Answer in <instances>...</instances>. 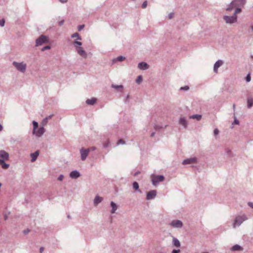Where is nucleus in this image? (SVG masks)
I'll list each match as a JSON object with an SVG mask.
<instances>
[{
	"label": "nucleus",
	"mask_w": 253,
	"mask_h": 253,
	"mask_svg": "<svg viewBox=\"0 0 253 253\" xmlns=\"http://www.w3.org/2000/svg\"><path fill=\"white\" fill-rule=\"evenodd\" d=\"M48 42L47 37L45 36L42 35L40 36L36 41V46H38L42 45L44 43Z\"/></svg>",
	"instance_id": "nucleus-4"
},
{
	"label": "nucleus",
	"mask_w": 253,
	"mask_h": 253,
	"mask_svg": "<svg viewBox=\"0 0 253 253\" xmlns=\"http://www.w3.org/2000/svg\"><path fill=\"white\" fill-rule=\"evenodd\" d=\"M132 187L134 189L139 193H141V191L139 189V186L138 182L134 181L132 183Z\"/></svg>",
	"instance_id": "nucleus-28"
},
{
	"label": "nucleus",
	"mask_w": 253,
	"mask_h": 253,
	"mask_svg": "<svg viewBox=\"0 0 253 253\" xmlns=\"http://www.w3.org/2000/svg\"><path fill=\"white\" fill-rule=\"evenodd\" d=\"M52 116H53V115H50L48 116V117H46L45 118H44L41 123L42 125L43 126H45L48 123V120L49 119H51Z\"/></svg>",
	"instance_id": "nucleus-23"
},
{
	"label": "nucleus",
	"mask_w": 253,
	"mask_h": 253,
	"mask_svg": "<svg viewBox=\"0 0 253 253\" xmlns=\"http://www.w3.org/2000/svg\"><path fill=\"white\" fill-rule=\"evenodd\" d=\"M120 144H125V141L123 139H120L117 143V145H118Z\"/></svg>",
	"instance_id": "nucleus-42"
},
{
	"label": "nucleus",
	"mask_w": 253,
	"mask_h": 253,
	"mask_svg": "<svg viewBox=\"0 0 253 253\" xmlns=\"http://www.w3.org/2000/svg\"><path fill=\"white\" fill-rule=\"evenodd\" d=\"M154 127L155 130H158L162 129L163 127V126H162L158 125H155Z\"/></svg>",
	"instance_id": "nucleus-39"
},
{
	"label": "nucleus",
	"mask_w": 253,
	"mask_h": 253,
	"mask_svg": "<svg viewBox=\"0 0 253 253\" xmlns=\"http://www.w3.org/2000/svg\"><path fill=\"white\" fill-rule=\"evenodd\" d=\"M72 38H77V40L81 41L82 40L81 36H80L79 34L78 33H75L71 35Z\"/></svg>",
	"instance_id": "nucleus-35"
},
{
	"label": "nucleus",
	"mask_w": 253,
	"mask_h": 253,
	"mask_svg": "<svg viewBox=\"0 0 253 253\" xmlns=\"http://www.w3.org/2000/svg\"><path fill=\"white\" fill-rule=\"evenodd\" d=\"M112 88H115L116 90L119 92H123L124 86L123 85H114L112 84Z\"/></svg>",
	"instance_id": "nucleus-21"
},
{
	"label": "nucleus",
	"mask_w": 253,
	"mask_h": 253,
	"mask_svg": "<svg viewBox=\"0 0 253 253\" xmlns=\"http://www.w3.org/2000/svg\"><path fill=\"white\" fill-rule=\"evenodd\" d=\"M251 30L253 31V25L251 27Z\"/></svg>",
	"instance_id": "nucleus-64"
},
{
	"label": "nucleus",
	"mask_w": 253,
	"mask_h": 253,
	"mask_svg": "<svg viewBox=\"0 0 253 253\" xmlns=\"http://www.w3.org/2000/svg\"><path fill=\"white\" fill-rule=\"evenodd\" d=\"M170 225L174 227L181 228L183 226V223L182 221L179 220H172L170 223Z\"/></svg>",
	"instance_id": "nucleus-10"
},
{
	"label": "nucleus",
	"mask_w": 253,
	"mask_h": 253,
	"mask_svg": "<svg viewBox=\"0 0 253 253\" xmlns=\"http://www.w3.org/2000/svg\"><path fill=\"white\" fill-rule=\"evenodd\" d=\"M197 162V159L195 157L190 158L189 159H185L183 161L182 164L184 165L187 164H190L193 163H196Z\"/></svg>",
	"instance_id": "nucleus-11"
},
{
	"label": "nucleus",
	"mask_w": 253,
	"mask_h": 253,
	"mask_svg": "<svg viewBox=\"0 0 253 253\" xmlns=\"http://www.w3.org/2000/svg\"><path fill=\"white\" fill-rule=\"evenodd\" d=\"M242 247L238 245H235L232 247V250L233 251L242 250Z\"/></svg>",
	"instance_id": "nucleus-33"
},
{
	"label": "nucleus",
	"mask_w": 253,
	"mask_h": 253,
	"mask_svg": "<svg viewBox=\"0 0 253 253\" xmlns=\"http://www.w3.org/2000/svg\"><path fill=\"white\" fill-rule=\"evenodd\" d=\"M236 6H235V5L234 4H232V2H231L230 4L229 5V6H228V7L226 8V10L227 11H231L232 10H233L234 8H236Z\"/></svg>",
	"instance_id": "nucleus-36"
},
{
	"label": "nucleus",
	"mask_w": 253,
	"mask_h": 253,
	"mask_svg": "<svg viewBox=\"0 0 253 253\" xmlns=\"http://www.w3.org/2000/svg\"><path fill=\"white\" fill-rule=\"evenodd\" d=\"M147 6V1L146 0L144 1L143 3L142 4V8L144 9Z\"/></svg>",
	"instance_id": "nucleus-44"
},
{
	"label": "nucleus",
	"mask_w": 253,
	"mask_h": 253,
	"mask_svg": "<svg viewBox=\"0 0 253 253\" xmlns=\"http://www.w3.org/2000/svg\"><path fill=\"white\" fill-rule=\"evenodd\" d=\"M81 154V159L82 161H84L86 160L89 152H90V149H84L82 148L80 150Z\"/></svg>",
	"instance_id": "nucleus-5"
},
{
	"label": "nucleus",
	"mask_w": 253,
	"mask_h": 253,
	"mask_svg": "<svg viewBox=\"0 0 253 253\" xmlns=\"http://www.w3.org/2000/svg\"><path fill=\"white\" fill-rule=\"evenodd\" d=\"M219 130L217 129V128H215L214 129V131H213V133H214V135L215 136L217 135L219 133Z\"/></svg>",
	"instance_id": "nucleus-47"
},
{
	"label": "nucleus",
	"mask_w": 253,
	"mask_h": 253,
	"mask_svg": "<svg viewBox=\"0 0 253 253\" xmlns=\"http://www.w3.org/2000/svg\"><path fill=\"white\" fill-rule=\"evenodd\" d=\"M64 178V176L62 174H61L58 177V180L59 181H62Z\"/></svg>",
	"instance_id": "nucleus-48"
},
{
	"label": "nucleus",
	"mask_w": 253,
	"mask_h": 253,
	"mask_svg": "<svg viewBox=\"0 0 253 253\" xmlns=\"http://www.w3.org/2000/svg\"><path fill=\"white\" fill-rule=\"evenodd\" d=\"M157 253H164V252H163V251H159V252H158Z\"/></svg>",
	"instance_id": "nucleus-63"
},
{
	"label": "nucleus",
	"mask_w": 253,
	"mask_h": 253,
	"mask_svg": "<svg viewBox=\"0 0 253 253\" xmlns=\"http://www.w3.org/2000/svg\"><path fill=\"white\" fill-rule=\"evenodd\" d=\"M77 53L84 58L87 57V53L82 47H77L76 48Z\"/></svg>",
	"instance_id": "nucleus-13"
},
{
	"label": "nucleus",
	"mask_w": 253,
	"mask_h": 253,
	"mask_svg": "<svg viewBox=\"0 0 253 253\" xmlns=\"http://www.w3.org/2000/svg\"><path fill=\"white\" fill-rule=\"evenodd\" d=\"M251 77L250 76V74L249 73L247 75V76L246 77V81L247 82H249L251 81Z\"/></svg>",
	"instance_id": "nucleus-41"
},
{
	"label": "nucleus",
	"mask_w": 253,
	"mask_h": 253,
	"mask_svg": "<svg viewBox=\"0 0 253 253\" xmlns=\"http://www.w3.org/2000/svg\"><path fill=\"white\" fill-rule=\"evenodd\" d=\"M39 155V153L38 151L35 152L31 154V162H33L35 161Z\"/></svg>",
	"instance_id": "nucleus-25"
},
{
	"label": "nucleus",
	"mask_w": 253,
	"mask_h": 253,
	"mask_svg": "<svg viewBox=\"0 0 253 253\" xmlns=\"http://www.w3.org/2000/svg\"><path fill=\"white\" fill-rule=\"evenodd\" d=\"M45 129L44 128V126H42V127H40L37 130H35V133H33V135H35L38 137H41L45 132Z\"/></svg>",
	"instance_id": "nucleus-8"
},
{
	"label": "nucleus",
	"mask_w": 253,
	"mask_h": 253,
	"mask_svg": "<svg viewBox=\"0 0 253 253\" xmlns=\"http://www.w3.org/2000/svg\"><path fill=\"white\" fill-rule=\"evenodd\" d=\"M64 20H61V21H59V22H58V24H59V25L60 26H61L62 25H63V24H64Z\"/></svg>",
	"instance_id": "nucleus-52"
},
{
	"label": "nucleus",
	"mask_w": 253,
	"mask_h": 253,
	"mask_svg": "<svg viewBox=\"0 0 253 253\" xmlns=\"http://www.w3.org/2000/svg\"><path fill=\"white\" fill-rule=\"evenodd\" d=\"M103 200V198L98 195L96 196L94 201L93 204L94 206L96 207L99 203H100Z\"/></svg>",
	"instance_id": "nucleus-19"
},
{
	"label": "nucleus",
	"mask_w": 253,
	"mask_h": 253,
	"mask_svg": "<svg viewBox=\"0 0 253 253\" xmlns=\"http://www.w3.org/2000/svg\"><path fill=\"white\" fill-rule=\"evenodd\" d=\"M77 53L84 58L87 57V53L82 47H77L76 48Z\"/></svg>",
	"instance_id": "nucleus-12"
},
{
	"label": "nucleus",
	"mask_w": 253,
	"mask_h": 253,
	"mask_svg": "<svg viewBox=\"0 0 253 253\" xmlns=\"http://www.w3.org/2000/svg\"><path fill=\"white\" fill-rule=\"evenodd\" d=\"M84 25H79L78 27V31H81L82 30H83L84 29Z\"/></svg>",
	"instance_id": "nucleus-46"
},
{
	"label": "nucleus",
	"mask_w": 253,
	"mask_h": 253,
	"mask_svg": "<svg viewBox=\"0 0 253 253\" xmlns=\"http://www.w3.org/2000/svg\"><path fill=\"white\" fill-rule=\"evenodd\" d=\"M7 218H8V216L7 215L5 214L4 215V219L6 220L7 219Z\"/></svg>",
	"instance_id": "nucleus-60"
},
{
	"label": "nucleus",
	"mask_w": 253,
	"mask_h": 253,
	"mask_svg": "<svg viewBox=\"0 0 253 253\" xmlns=\"http://www.w3.org/2000/svg\"><path fill=\"white\" fill-rule=\"evenodd\" d=\"M50 46L49 45H46V46H45L44 47H42V51H44L45 50H47V49H50Z\"/></svg>",
	"instance_id": "nucleus-45"
},
{
	"label": "nucleus",
	"mask_w": 253,
	"mask_h": 253,
	"mask_svg": "<svg viewBox=\"0 0 253 253\" xmlns=\"http://www.w3.org/2000/svg\"><path fill=\"white\" fill-rule=\"evenodd\" d=\"M239 124V121L237 119V118H235L233 124L238 125Z\"/></svg>",
	"instance_id": "nucleus-49"
},
{
	"label": "nucleus",
	"mask_w": 253,
	"mask_h": 253,
	"mask_svg": "<svg viewBox=\"0 0 253 253\" xmlns=\"http://www.w3.org/2000/svg\"><path fill=\"white\" fill-rule=\"evenodd\" d=\"M232 4L237 7H243L246 2V0H233L232 1Z\"/></svg>",
	"instance_id": "nucleus-9"
},
{
	"label": "nucleus",
	"mask_w": 253,
	"mask_h": 253,
	"mask_svg": "<svg viewBox=\"0 0 253 253\" xmlns=\"http://www.w3.org/2000/svg\"><path fill=\"white\" fill-rule=\"evenodd\" d=\"M32 123L33 125V129L32 133H35V130H36L38 127V123L35 121H33Z\"/></svg>",
	"instance_id": "nucleus-30"
},
{
	"label": "nucleus",
	"mask_w": 253,
	"mask_h": 253,
	"mask_svg": "<svg viewBox=\"0 0 253 253\" xmlns=\"http://www.w3.org/2000/svg\"><path fill=\"white\" fill-rule=\"evenodd\" d=\"M43 250V247H41L40 249V252L41 253H42V252Z\"/></svg>",
	"instance_id": "nucleus-61"
},
{
	"label": "nucleus",
	"mask_w": 253,
	"mask_h": 253,
	"mask_svg": "<svg viewBox=\"0 0 253 253\" xmlns=\"http://www.w3.org/2000/svg\"><path fill=\"white\" fill-rule=\"evenodd\" d=\"M5 24V20L4 19H2L0 20V26L3 27Z\"/></svg>",
	"instance_id": "nucleus-43"
},
{
	"label": "nucleus",
	"mask_w": 253,
	"mask_h": 253,
	"mask_svg": "<svg viewBox=\"0 0 253 253\" xmlns=\"http://www.w3.org/2000/svg\"><path fill=\"white\" fill-rule=\"evenodd\" d=\"M157 195V191L156 190H151L146 193V199L151 200L154 199Z\"/></svg>",
	"instance_id": "nucleus-7"
},
{
	"label": "nucleus",
	"mask_w": 253,
	"mask_h": 253,
	"mask_svg": "<svg viewBox=\"0 0 253 253\" xmlns=\"http://www.w3.org/2000/svg\"><path fill=\"white\" fill-rule=\"evenodd\" d=\"M73 44L76 48L77 47H81V46L83 44L82 42L77 41H75Z\"/></svg>",
	"instance_id": "nucleus-34"
},
{
	"label": "nucleus",
	"mask_w": 253,
	"mask_h": 253,
	"mask_svg": "<svg viewBox=\"0 0 253 253\" xmlns=\"http://www.w3.org/2000/svg\"><path fill=\"white\" fill-rule=\"evenodd\" d=\"M5 160L0 159V165L3 169H7L9 167V165L5 163Z\"/></svg>",
	"instance_id": "nucleus-24"
},
{
	"label": "nucleus",
	"mask_w": 253,
	"mask_h": 253,
	"mask_svg": "<svg viewBox=\"0 0 253 253\" xmlns=\"http://www.w3.org/2000/svg\"><path fill=\"white\" fill-rule=\"evenodd\" d=\"M179 124L183 126L185 128L187 127L188 123L185 117H181L179 119Z\"/></svg>",
	"instance_id": "nucleus-18"
},
{
	"label": "nucleus",
	"mask_w": 253,
	"mask_h": 253,
	"mask_svg": "<svg viewBox=\"0 0 253 253\" xmlns=\"http://www.w3.org/2000/svg\"><path fill=\"white\" fill-rule=\"evenodd\" d=\"M225 151H226V153L228 154H230V153L231 152V150L228 148H226L225 149Z\"/></svg>",
	"instance_id": "nucleus-53"
},
{
	"label": "nucleus",
	"mask_w": 253,
	"mask_h": 253,
	"mask_svg": "<svg viewBox=\"0 0 253 253\" xmlns=\"http://www.w3.org/2000/svg\"><path fill=\"white\" fill-rule=\"evenodd\" d=\"M80 173L77 170L72 171L70 173V177L73 179H77L80 176Z\"/></svg>",
	"instance_id": "nucleus-16"
},
{
	"label": "nucleus",
	"mask_w": 253,
	"mask_h": 253,
	"mask_svg": "<svg viewBox=\"0 0 253 253\" xmlns=\"http://www.w3.org/2000/svg\"><path fill=\"white\" fill-rule=\"evenodd\" d=\"M143 80L142 76H138L136 79V83L138 84H140Z\"/></svg>",
	"instance_id": "nucleus-37"
},
{
	"label": "nucleus",
	"mask_w": 253,
	"mask_h": 253,
	"mask_svg": "<svg viewBox=\"0 0 253 253\" xmlns=\"http://www.w3.org/2000/svg\"><path fill=\"white\" fill-rule=\"evenodd\" d=\"M165 177L162 175H159L155 176L152 180V184L154 185H156L159 182L164 181Z\"/></svg>",
	"instance_id": "nucleus-6"
},
{
	"label": "nucleus",
	"mask_w": 253,
	"mask_h": 253,
	"mask_svg": "<svg viewBox=\"0 0 253 253\" xmlns=\"http://www.w3.org/2000/svg\"><path fill=\"white\" fill-rule=\"evenodd\" d=\"M12 65L19 72L24 73L25 72L26 70V64L22 62H17L16 61H13Z\"/></svg>",
	"instance_id": "nucleus-1"
},
{
	"label": "nucleus",
	"mask_w": 253,
	"mask_h": 253,
	"mask_svg": "<svg viewBox=\"0 0 253 253\" xmlns=\"http://www.w3.org/2000/svg\"><path fill=\"white\" fill-rule=\"evenodd\" d=\"M223 64V61L219 60L217 61L213 66V71L215 73H217L218 68Z\"/></svg>",
	"instance_id": "nucleus-17"
},
{
	"label": "nucleus",
	"mask_w": 253,
	"mask_h": 253,
	"mask_svg": "<svg viewBox=\"0 0 253 253\" xmlns=\"http://www.w3.org/2000/svg\"><path fill=\"white\" fill-rule=\"evenodd\" d=\"M247 217L245 215L239 216L234 220L233 223V227L235 228L236 226H240L245 220L247 219Z\"/></svg>",
	"instance_id": "nucleus-3"
},
{
	"label": "nucleus",
	"mask_w": 253,
	"mask_h": 253,
	"mask_svg": "<svg viewBox=\"0 0 253 253\" xmlns=\"http://www.w3.org/2000/svg\"><path fill=\"white\" fill-rule=\"evenodd\" d=\"M172 244L173 246H174L176 247H180V243L179 241L175 237H173Z\"/></svg>",
	"instance_id": "nucleus-27"
},
{
	"label": "nucleus",
	"mask_w": 253,
	"mask_h": 253,
	"mask_svg": "<svg viewBox=\"0 0 253 253\" xmlns=\"http://www.w3.org/2000/svg\"><path fill=\"white\" fill-rule=\"evenodd\" d=\"M126 59V57L124 56L121 55L117 58H114L112 60V64L117 63L118 62H122Z\"/></svg>",
	"instance_id": "nucleus-20"
},
{
	"label": "nucleus",
	"mask_w": 253,
	"mask_h": 253,
	"mask_svg": "<svg viewBox=\"0 0 253 253\" xmlns=\"http://www.w3.org/2000/svg\"><path fill=\"white\" fill-rule=\"evenodd\" d=\"M223 18L227 24H233L237 21V16L233 14L232 16H224Z\"/></svg>",
	"instance_id": "nucleus-2"
},
{
	"label": "nucleus",
	"mask_w": 253,
	"mask_h": 253,
	"mask_svg": "<svg viewBox=\"0 0 253 253\" xmlns=\"http://www.w3.org/2000/svg\"><path fill=\"white\" fill-rule=\"evenodd\" d=\"M110 145V140L109 139H106L103 142V148H107Z\"/></svg>",
	"instance_id": "nucleus-31"
},
{
	"label": "nucleus",
	"mask_w": 253,
	"mask_h": 253,
	"mask_svg": "<svg viewBox=\"0 0 253 253\" xmlns=\"http://www.w3.org/2000/svg\"><path fill=\"white\" fill-rule=\"evenodd\" d=\"M241 7H236V9H235V10L233 13V15H237V13H239L240 12H241Z\"/></svg>",
	"instance_id": "nucleus-38"
},
{
	"label": "nucleus",
	"mask_w": 253,
	"mask_h": 253,
	"mask_svg": "<svg viewBox=\"0 0 253 253\" xmlns=\"http://www.w3.org/2000/svg\"><path fill=\"white\" fill-rule=\"evenodd\" d=\"M138 68L142 70H146L149 68V65L146 62H141L138 63Z\"/></svg>",
	"instance_id": "nucleus-15"
},
{
	"label": "nucleus",
	"mask_w": 253,
	"mask_h": 253,
	"mask_svg": "<svg viewBox=\"0 0 253 253\" xmlns=\"http://www.w3.org/2000/svg\"><path fill=\"white\" fill-rule=\"evenodd\" d=\"M97 101V99L95 98H92L91 99H88L86 100V103L87 105H94Z\"/></svg>",
	"instance_id": "nucleus-26"
},
{
	"label": "nucleus",
	"mask_w": 253,
	"mask_h": 253,
	"mask_svg": "<svg viewBox=\"0 0 253 253\" xmlns=\"http://www.w3.org/2000/svg\"><path fill=\"white\" fill-rule=\"evenodd\" d=\"M139 173H140V171H137L136 172H135L134 173V176H137Z\"/></svg>",
	"instance_id": "nucleus-57"
},
{
	"label": "nucleus",
	"mask_w": 253,
	"mask_h": 253,
	"mask_svg": "<svg viewBox=\"0 0 253 253\" xmlns=\"http://www.w3.org/2000/svg\"><path fill=\"white\" fill-rule=\"evenodd\" d=\"M62 3H66L67 1V0H59Z\"/></svg>",
	"instance_id": "nucleus-58"
},
{
	"label": "nucleus",
	"mask_w": 253,
	"mask_h": 253,
	"mask_svg": "<svg viewBox=\"0 0 253 253\" xmlns=\"http://www.w3.org/2000/svg\"><path fill=\"white\" fill-rule=\"evenodd\" d=\"M0 158L1 160H8L9 159L8 153L4 150H0Z\"/></svg>",
	"instance_id": "nucleus-14"
},
{
	"label": "nucleus",
	"mask_w": 253,
	"mask_h": 253,
	"mask_svg": "<svg viewBox=\"0 0 253 253\" xmlns=\"http://www.w3.org/2000/svg\"><path fill=\"white\" fill-rule=\"evenodd\" d=\"M180 252V250H175L174 249L172 250L171 253H179Z\"/></svg>",
	"instance_id": "nucleus-50"
},
{
	"label": "nucleus",
	"mask_w": 253,
	"mask_h": 253,
	"mask_svg": "<svg viewBox=\"0 0 253 253\" xmlns=\"http://www.w3.org/2000/svg\"><path fill=\"white\" fill-rule=\"evenodd\" d=\"M189 89V87L187 85H185L183 87H181L180 88V90H188Z\"/></svg>",
	"instance_id": "nucleus-40"
},
{
	"label": "nucleus",
	"mask_w": 253,
	"mask_h": 253,
	"mask_svg": "<svg viewBox=\"0 0 253 253\" xmlns=\"http://www.w3.org/2000/svg\"><path fill=\"white\" fill-rule=\"evenodd\" d=\"M29 231H30V230L28 229L25 230H24L23 233H24V234H26L28 233L29 232Z\"/></svg>",
	"instance_id": "nucleus-55"
},
{
	"label": "nucleus",
	"mask_w": 253,
	"mask_h": 253,
	"mask_svg": "<svg viewBox=\"0 0 253 253\" xmlns=\"http://www.w3.org/2000/svg\"><path fill=\"white\" fill-rule=\"evenodd\" d=\"M89 149H90V150L94 151L95 150H96V147H91Z\"/></svg>",
	"instance_id": "nucleus-56"
},
{
	"label": "nucleus",
	"mask_w": 253,
	"mask_h": 253,
	"mask_svg": "<svg viewBox=\"0 0 253 253\" xmlns=\"http://www.w3.org/2000/svg\"><path fill=\"white\" fill-rule=\"evenodd\" d=\"M248 206L253 209V202H249Z\"/></svg>",
	"instance_id": "nucleus-54"
},
{
	"label": "nucleus",
	"mask_w": 253,
	"mask_h": 253,
	"mask_svg": "<svg viewBox=\"0 0 253 253\" xmlns=\"http://www.w3.org/2000/svg\"><path fill=\"white\" fill-rule=\"evenodd\" d=\"M169 19H171L173 18V16H174V13L171 12V13H170L169 14Z\"/></svg>",
	"instance_id": "nucleus-51"
},
{
	"label": "nucleus",
	"mask_w": 253,
	"mask_h": 253,
	"mask_svg": "<svg viewBox=\"0 0 253 253\" xmlns=\"http://www.w3.org/2000/svg\"><path fill=\"white\" fill-rule=\"evenodd\" d=\"M190 119H196L198 121H200L202 118L201 115L195 114L190 116Z\"/></svg>",
	"instance_id": "nucleus-29"
},
{
	"label": "nucleus",
	"mask_w": 253,
	"mask_h": 253,
	"mask_svg": "<svg viewBox=\"0 0 253 253\" xmlns=\"http://www.w3.org/2000/svg\"><path fill=\"white\" fill-rule=\"evenodd\" d=\"M117 208V205L113 202H112V214L115 213Z\"/></svg>",
	"instance_id": "nucleus-32"
},
{
	"label": "nucleus",
	"mask_w": 253,
	"mask_h": 253,
	"mask_svg": "<svg viewBox=\"0 0 253 253\" xmlns=\"http://www.w3.org/2000/svg\"><path fill=\"white\" fill-rule=\"evenodd\" d=\"M3 129V127L2 125L0 124V131H1Z\"/></svg>",
	"instance_id": "nucleus-62"
},
{
	"label": "nucleus",
	"mask_w": 253,
	"mask_h": 253,
	"mask_svg": "<svg viewBox=\"0 0 253 253\" xmlns=\"http://www.w3.org/2000/svg\"><path fill=\"white\" fill-rule=\"evenodd\" d=\"M155 132H153L151 133V134L150 135V136L151 137H154L155 136Z\"/></svg>",
	"instance_id": "nucleus-59"
},
{
	"label": "nucleus",
	"mask_w": 253,
	"mask_h": 253,
	"mask_svg": "<svg viewBox=\"0 0 253 253\" xmlns=\"http://www.w3.org/2000/svg\"><path fill=\"white\" fill-rule=\"evenodd\" d=\"M253 106V98L250 96L247 98V107L249 109Z\"/></svg>",
	"instance_id": "nucleus-22"
}]
</instances>
